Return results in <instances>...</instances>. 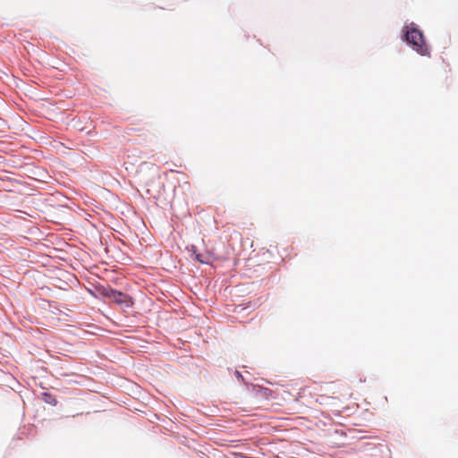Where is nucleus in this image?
Listing matches in <instances>:
<instances>
[{
  "label": "nucleus",
  "instance_id": "1",
  "mask_svg": "<svg viewBox=\"0 0 458 458\" xmlns=\"http://www.w3.org/2000/svg\"><path fill=\"white\" fill-rule=\"evenodd\" d=\"M406 41L412 46L413 49L421 55H429V49L425 42L422 32L416 29L411 28L405 32Z\"/></svg>",
  "mask_w": 458,
  "mask_h": 458
},
{
  "label": "nucleus",
  "instance_id": "2",
  "mask_svg": "<svg viewBox=\"0 0 458 458\" xmlns=\"http://www.w3.org/2000/svg\"><path fill=\"white\" fill-rule=\"evenodd\" d=\"M110 294V300L117 304L123 305L126 308H130L133 305L132 299L125 293L114 290V292H111Z\"/></svg>",
  "mask_w": 458,
  "mask_h": 458
},
{
  "label": "nucleus",
  "instance_id": "3",
  "mask_svg": "<svg viewBox=\"0 0 458 458\" xmlns=\"http://www.w3.org/2000/svg\"><path fill=\"white\" fill-rule=\"evenodd\" d=\"M335 394L336 391H335L331 386H327L326 389L321 387L320 389H318L316 392H314V395L317 396L316 401L320 404H326L327 400L335 399L334 394Z\"/></svg>",
  "mask_w": 458,
  "mask_h": 458
},
{
  "label": "nucleus",
  "instance_id": "4",
  "mask_svg": "<svg viewBox=\"0 0 458 458\" xmlns=\"http://www.w3.org/2000/svg\"><path fill=\"white\" fill-rule=\"evenodd\" d=\"M114 289H111V288H106V287H102V288H99L98 289V292L99 293L104 296V297H106V298H109L110 299V293L111 292H114Z\"/></svg>",
  "mask_w": 458,
  "mask_h": 458
},
{
  "label": "nucleus",
  "instance_id": "5",
  "mask_svg": "<svg viewBox=\"0 0 458 458\" xmlns=\"http://www.w3.org/2000/svg\"><path fill=\"white\" fill-rule=\"evenodd\" d=\"M196 258H197V259H198L199 261L203 262V260L200 259L199 255H197V256H196Z\"/></svg>",
  "mask_w": 458,
  "mask_h": 458
}]
</instances>
